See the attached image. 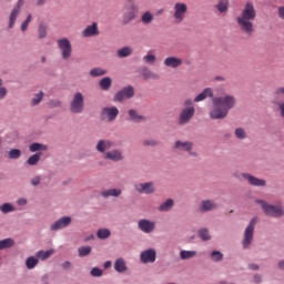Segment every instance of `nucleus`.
<instances>
[{
  "instance_id": "52",
  "label": "nucleus",
  "mask_w": 284,
  "mask_h": 284,
  "mask_svg": "<svg viewBox=\"0 0 284 284\" xmlns=\"http://www.w3.org/2000/svg\"><path fill=\"white\" fill-rule=\"evenodd\" d=\"M91 276H94V277L103 276V271L99 267H93L91 270Z\"/></svg>"
},
{
  "instance_id": "62",
  "label": "nucleus",
  "mask_w": 284,
  "mask_h": 284,
  "mask_svg": "<svg viewBox=\"0 0 284 284\" xmlns=\"http://www.w3.org/2000/svg\"><path fill=\"white\" fill-rule=\"evenodd\" d=\"M254 281H255L256 283H261V275H255V276H254Z\"/></svg>"
},
{
  "instance_id": "27",
  "label": "nucleus",
  "mask_w": 284,
  "mask_h": 284,
  "mask_svg": "<svg viewBox=\"0 0 284 284\" xmlns=\"http://www.w3.org/2000/svg\"><path fill=\"white\" fill-rule=\"evenodd\" d=\"M155 225L156 224L154 222L143 220V232L145 234H150V233L154 232Z\"/></svg>"
},
{
  "instance_id": "45",
  "label": "nucleus",
  "mask_w": 284,
  "mask_h": 284,
  "mask_svg": "<svg viewBox=\"0 0 284 284\" xmlns=\"http://www.w3.org/2000/svg\"><path fill=\"white\" fill-rule=\"evenodd\" d=\"M144 60L146 63H149L150 65H154V63L156 62V55H154L153 52H149L145 57Z\"/></svg>"
},
{
  "instance_id": "58",
  "label": "nucleus",
  "mask_w": 284,
  "mask_h": 284,
  "mask_svg": "<svg viewBox=\"0 0 284 284\" xmlns=\"http://www.w3.org/2000/svg\"><path fill=\"white\" fill-rule=\"evenodd\" d=\"M144 145H156V141H154V140L145 141Z\"/></svg>"
},
{
  "instance_id": "37",
  "label": "nucleus",
  "mask_w": 284,
  "mask_h": 284,
  "mask_svg": "<svg viewBox=\"0 0 284 284\" xmlns=\"http://www.w3.org/2000/svg\"><path fill=\"white\" fill-rule=\"evenodd\" d=\"M110 230L108 229H100L97 233V236L98 239H101V240H105V239H110Z\"/></svg>"
},
{
  "instance_id": "15",
  "label": "nucleus",
  "mask_w": 284,
  "mask_h": 284,
  "mask_svg": "<svg viewBox=\"0 0 284 284\" xmlns=\"http://www.w3.org/2000/svg\"><path fill=\"white\" fill-rule=\"evenodd\" d=\"M114 146V142L110 141V140H100L95 146V150L98 152H108V150H112V148Z\"/></svg>"
},
{
  "instance_id": "10",
  "label": "nucleus",
  "mask_w": 284,
  "mask_h": 284,
  "mask_svg": "<svg viewBox=\"0 0 284 284\" xmlns=\"http://www.w3.org/2000/svg\"><path fill=\"white\" fill-rule=\"evenodd\" d=\"M132 97H134V88L126 87L115 94L114 101H128V99H132Z\"/></svg>"
},
{
  "instance_id": "36",
  "label": "nucleus",
  "mask_w": 284,
  "mask_h": 284,
  "mask_svg": "<svg viewBox=\"0 0 284 284\" xmlns=\"http://www.w3.org/2000/svg\"><path fill=\"white\" fill-rule=\"evenodd\" d=\"M275 94H276V97H281V94H284V87L283 88H278L275 91ZM278 108H280L281 115L284 119V101L278 103Z\"/></svg>"
},
{
  "instance_id": "7",
  "label": "nucleus",
  "mask_w": 284,
  "mask_h": 284,
  "mask_svg": "<svg viewBox=\"0 0 284 284\" xmlns=\"http://www.w3.org/2000/svg\"><path fill=\"white\" fill-rule=\"evenodd\" d=\"M173 10V19L175 23H183V21L185 20V14H187V4L183 2H178L174 4Z\"/></svg>"
},
{
  "instance_id": "63",
  "label": "nucleus",
  "mask_w": 284,
  "mask_h": 284,
  "mask_svg": "<svg viewBox=\"0 0 284 284\" xmlns=\"http://www.w3.org/2000/svg\"><path fill=\"white\" fill-rule=\"evenodd\" d=\"M48 0H38V6H45Z\"/></svg>"
},
{
  "instance_id": "56",
  "label": "nucleus",
  "mask_w": 284,
  "mask_h": 284,
  "mask_svg": "<svg viewBox=\"0 0 284 284\" xmlns=\"http://www.w3.org/2000/svg\"><path fill=\"white\" fill-rule=\"evenodd\" d=\"M59 105H61V101H51V102H50V106H51V108H57V106H59Z\"/></svg>"
},
{
  "instance_id": "17",
  "label": "nucleus",
  "mask_w": 284,
  "mask_h": 284,
  "mask_svg": "<svg viewBox=\"0 0 284 284\" xmlns=\"http://www.w3.org/2000/svg\"><path fill=\"white\" fill-rule=\"evenodd\" d=\"M164 65L166 68H180V65H183V60L176 57H169L164 60Z\"/></svg>"
},
{
  "instance_id": "43",
  "label": "nucleus",
  "mask_w": 284,
  "mask_h": 284,
  "mask_svg": "<svg viewBox=\"0 0 284 284\" xmlns=\"http://www.w3.org/2000/svg\"><path fill=\"white\" fill-rule=\"evenodd\" d=\"M79 256L83 257V256H88L91 252H92V247L91 246H81L79 250Z\"/></svg>"
},
{
  "instance_id": "28",
  "label": "nucleus",
  "mask_w": 284,
  "mask_h": 284,
  "mask_svg": "<svg viewBox=\"0 0 284 284\" xmlns=\"http://www.w3.org/2000/svg\"><path fill=\"white\" fill-rule=\"evenodd\" d=\"M52 254H54V250L39 251L37 253V258H40V261H45L47 258H50Z\"/></svg>"
},
{
  "instance_id": "13",
  "label": "nucleus",
  "mask_w": 284,
  "mask_h": 284,
  "mask_svg": "<svg viewBox=\"0 0 284 284\" xmlns=\"http://www.w3.org/2000/svg\"><path fill=\"white\" fill-rule=\"evenodd\" d=\"M23 6L22 0H19L18 6L11 11L9 17V28H14L17 17L21 14V7Z\"/></svg>"
},
{
  "instance_id": "22",
  "label": "nucleus",
  "mask_w": 284,
  "mask_h": 284,
  "mask_svg": "<svg viewBox=\"0 0 284 284\" xmlns=\"http://www.w3.org/2000/svg\"><path fill=\"white\" fill-rule=\"evenodd\" d=\"M114 270H115V272H120V273L126 272L128 265L125 264V260H123L121 257L118 258L114 263Z\"/></svg>"
},
{
  "instance_id": "49",
  "label": "nucleus",
  "mask_w": 284,
  "mask_h": 284,
  "mask_svg": "<svg viewBox=\"0 0 284 284\" xmlns=\"http://www.w3.org/2000/svg\"><path fill=\"white\" fill-rule=\"evenodd\" d=\"M152 21H154V16L146 11L143 13V23H152Z\"/></svg>"
},
{
  "instance_id": "55",
  "label": "nucleus",
  "mask_w": 284,
  "mask_h": 284,
  "mask_svg": "<svg viewBox=\"0 0 284 284\" xmlns=\"http://www.w3.org/2000/svg\"><path fill=\"white\" fill-rule=\"evenodd\" d=\"M277 14H278L280 19H284V7H280L277 9Z\"/></svg>"
},
{
  "instance_id": "11",
  "label": "nucleus",
  "mask_w": 284,
  "mask_h": 284,
  "mask_svg": "<svg viewBox=\"0 0 284 284\" xmlns=\"http://www.w3.org/2000/svg\"><path fill=\"white\" fill-rule=\"evenodd\" d=\"M242 178L250 183V185H254L255 187H265L267 182L265 180H261L256 176H253L248 173H242Z\"/></svg>"
},
{
  "instance_id": "3",
  "label": "nucleus",
  "mask_w": 284,
  "mask_h": 284,
  "mask_svg": "<svg viewBox=\"0 0 284 284\" xmlns=\"http://www.w3.org/2000/svg\"><path fill=\"white\" fill-rule=\"evenodd\" d=\"M266 216H273L274 219H278L283 216L284 211L281 205H272L263 200H256Z\"/></svg>"
},
{
  "instance_id": "44",
  "label": "nucleus",
  "mask_w": 284,
  "mask_h": 284,
  "mask_svg": "<svg viewBox=\"0 0 284 284\" xmlns=\"http://www.w3.org/2000/svg\"><path fill=\"white\" fill-rule=\"evenodd\" d=\"M199 236L202 239V241H210L211 239L210 231H207V229H201L199 231Z\"/></svg>"
},
{
  "instance_id": "54",
  "label": "nucleus",
  "mask_w": 284,
  "mask_h": 284,
  "mask_svg": "<svg viewBox=\"0 0 284 284\" xmlns=\"http://www.w3.org/2000/svg\"><path fill=\"white\" fill-rule=\"evenodd\" d=\"M41 183V178L40 176H36L31 180V185H39Z\"/></svg>"
},
{
  "instance_id": "38",
  "label": "nucleus",
  "mask_w": 284,
  "mask_h": 284,
  "mask_svg": "<svg viewBox=\"0 0 284 284\" xmlns=\"http://www.w3.org/2000/svg\"><path fill=\"white\" fill-rule=\"evenodd\" d=\"M143 193L144 194H154V183L146 182L143 184Z\"/></svg>"
},
{
  "instance_id": "53",
  "label": "nucleus",
  "mask_w": 284,
  "mask_h": 284,
  "mask_svg": "<svg viewBox=\"0 0 284 284\" xmlns=\"http://www.w3.org/2000/svg\"><path fill=\"white\" fill-rule=\"evenodd\" d=\"M8 94V89L1 87L0 88V100L6 99V95Z\"/></svg>"
},
{
  "instance_id": "19",
  "label": "nucleus",
  "mask_w": 284,
  "mask_h": 284,
  "mask_svg": "<svg viewBox=\"0 0 284 284\" xmlns=\"http://www.w3.org/2000/svg\"><path fill=\"white\" fill-rule=\"evenodd\" d=\"M97 34H99V27L97 24V22H93L91 26H88L83 32H82V37H97Z\"/></svg>"
},
{
  "instance_id": "48",
  "label": "nucleus",
  "mask_w": 284,
  "mask_h": 284,
  "mask_svg": "<svg viewBox=\"0 0 284 284\" xmlns=\"http://www.w3.org/2000/svg\"><path fill=\"white\" fill-rule=\"evenodd\" d=\"M134 17H136V10L132 9L129 13L124 14V23H129Z\"/></svg>"
},
{
  "instance_id": "33",
  "label": "nucleus",
  "mask_w": 284,
  "mask_h": 284,
  "mask_svg": "<svg viewBox=\"0 0 284 284\" xmlns=\"http://www.w3.org/2000/svg\"><path fill=\"white\" fill-rule=\"evenodd\" d=\"M194 256H196L195 251H181L180 252V258H182V261H187V258H194Z\"/></svg>"
},
{
  "instance_id": "23",
  "label": "nucleus",
  "mask_w": 284,
  "mask_h": 284,
  "mask_svg": "<svg viewBox=\"0 0 284 284\" xmlns=\"http://www.w3.org/2000/svg\"><path fill=\"white\" fill-rule=\"evenodd\" d=\"M215 8H216V10H219V12L225 13V12H227V10L230 8V1H227V0H220L216 3Z\"/></svg>"
},
{
  "instance_id": "25",
  "label": "nucleus",
  "mask_w": 284,
  "mask_h": 284,
  "mask_svg": "<svg viewBox=\"0 0 284 284\" xmlns=\"http://www.w3.org/2000/svg\"><path fill=\"white\" fill-rule=\"evenodd\" d=\"M174 207V200L168 199L164 203H162L159 207L160 212H170Z\"/></svg>"
},
{
  "instance_id": "9",
  "label": "nucleus",
  "mask_w": 284,
  "mask_h": 284,
  "mask_svg": "<svg viewBox=\"0 0 284 284\" xmlns=\"http://www.w3.org/2000/svg\"><path fill=\"white\" fill-rule=\"evenodd\" d=\"M118 116H119V109L116 106L103 108L101 111L102 121L106 120L111 123L112 121H115Z\"/></svg>"
},
{
  "instance_id": "61",
  "label": "nucleus",
  "mask_w": 284,
  "mask_h": 284,
  "mask_svg": "<svg viewBox=\"0 0 284 284\" xmlns=\"http://www.w3.org/2000/svg\"><path fill=\"white\" fill-rule=\"evenodd\" d=\"M138 192H143V184L135 185Z\"/></svg>"
},
{
  "instance_id": "40",
  "label": "nucleus",
  "mask_w": 284,
  "mask_h": 284,
  "mask_svg": "<svg viewBox=\"0 0 284 284\" xmlns=\"http://www.w3.org/2000/svg\"><path fill=\"white\" fill-rule=\"evenodd\" d=\"M0 212H2V214L14 212V206H12L10 203H4L0 206Z\"/></svg>"
},
{
  "instance_id": "18",
  "label": "nucleus",
  "mask_w": 284,
  "mask_h": 284,
  "mask_svg": "<svg viewBox=\"0 0 284 284\" xmlns=\"http://www.w3.org/2000/svg\"><path fill=\"white\" fill-rule=\"evenodd\" d=\"M219 204L212 200H204L200 204L201 212H211V210H216Z\"/></svg>"
},
{
  "instance_id": "59",
  "label": "nucleus",
  "mask_w": 284,
  "mask_h": 284,
  "mask_svg": "<svg viewBox=\"0 0 284 284\" xmlns=\"http://www.w3.org/2000/svg\"><path fill=\"white\" fill-rule=\"evenodd\" d=\"M186 152L189 153L190 156H193V158L199 156V153H196V152H194V151H192V150L186 151Z\"/></svg>"
},
{
  "instance_id": "51",
  "label": "nucleus",
  "mask_w": 284,
  "mask_h": 284,
  "mask_svg": "<svg viewBox=\"0 0 284 284\" xmlns=\"http://www.w3.org/2000/svg\"><path fill=\"white\" fill-rule=\"evenodd\" d=\"M30 21H32V14H29L24 22L21 24V31L26 32L28 30V26H30Z\"/></svg>"
},
{
  "instance_id": "8",
  "label": "nucleus",
  "mask_w": 284,
  "mask_h": 284,
  "mask_svg": "<svg viewBox=\"0 0 284 284\" xmlns=\"http://www.w3.org/2000/svg\"><path fill=\"white\" fill-rule=\"evenodd\" d=\"M195 112L196 109H194V106L184 108L180 113V125H185L186 123H190V121H192V119L194 118Z\"/></svg>"
},
{
  "instance_id": "26",
  "label": "nucleus",
  "mask_w": 284,
  "mask_h": 284,
  "mask_svg": "<svg viewBox=\"0 0 284 284\" xmlns=\"http://www.w3.org/2000/svg\"><path fill=\"white\" fill-rule=\"evenodd\" d=\"M130 54H132V48L130 47H123L116 51L119 59H125L126 57H130Z\"/></svg>"
},
{
  "instance_id": "20",
  "label": "nucleus",
  "mask_w": 284,
  "mask_h": 284,
  "mask_svg": "<svg viewBox=\"0 0 284 284\" xmlns=\"http://www.w3.org/2000/svg\"><path fill=\"white\" fill-rule=\"evenodd\" d=\"M156 261V250L149 248L143 252V263H155Z\"/></svg>"
},
{
  "instance_id": "60",
  "label": "nucleus",
  "mask_w": 284,
  "mask_h": 284,
  "mask_svg": "<svg viewBox=\"0 0 284 284\" xmlns=\"http://www.w3.org/2000/svg\"><path fill=\"white\" fill-rule=\"evenodd\" d=\"M71 263L70 262H64L63 264H62V267L64 268V270H68L69 267H71Z\"/></svg>"
},
{
  "instance_id": "6",
  "label": "nucleus",
  "mask_w": 284,
  "mask_h": 284,
  "mask_svg": "<svg viewBox=\"0 0 284 284\" xmlns=\"http://www.w3.org/2000/svg\"><path fill=\"white\" fill-rule=\"evenodd\" d=\"M254 227H256V217L251 220L248 226L244 231V240L242 242L244 248L250 247L252 241H254Z\"/></svg>"
},
{
  "instance_id": "50",
  "label": "nucleus",
  "mask_w": 284,
  "mask_h": 284,
  "mask_svg": "<svg viewBox=\"0 0 284 284\" xmlns=\"http://www.w3.org/2000/svg\"><path fill=\"white\" fill-rule=\"evenodd\" d=\"M211 258L212 261H215V262L223 261V254L219 251H213L211 253Z\"/></svg>"
},
{
  "instance_id": "35",
  "label": "nucleus",
  "mask_w": 284,
  "mask_h": 284,
  "mask_svg": "<svg viewBox=\"0 0 284 284\" xmlns=\"http://www.w3.org/2000/svg\"><path fill=\"white\" fill-rule=\"evenodd\" d=\"M234 134H235L236 139H240V141L247 139V133L245 132V129H243V128L235 129Z\"/></svg>"
},
{
  "instance_id": "12",
  "label": "nucleus",
  "mask_w": 284,
  "mask_h": 284,
  "mask_svg": "<svg viewBox=\"0 0 284 284\" xmlns=\"http://www.w3.org/2000/svg\"><path fill=\"white\" fill-rule=\"evenodd\" d=\"M72 223V217L64 216L62 219L57 220L50 227L51 232H58V230H63V227H68Z\"/></svg>"
},
{
  "instance_id": "41",
  "label": "nucleus",
  "mask_w": 284,
  "mask_h": 284,
  "mask_svg": "<svg viewBox=\"0 0 284 284\" xmlns=\"http://www.w3.org/2000/svg\"><path fill=\"white\" fill-rule=\"evenodd\" d=\"M39 161H41V154H33L27 160V163L28 165H37Z\"/></svg>"
},
{
  "instance_id": "24",
  "label": "nucleus",
  "mask_w": 284,
  "mask_h": 284,
  "mask_svg": "<svg viewBox=\"0 0 284 284\" xmlns=\"http://www.w3.org/2000/svg\"><path fill=\"white\" fill-rule=\"evenodd\" d=\"M129 116L133 123H141L143 121V115L139 114L134 109L129 110Z\"/></svg>"
},
{
  "instance_id": "1",
  "label": "nucleus",
  "mask_w": 284,
  "mask_h": 284,
  "mask_svg": "<svg viewBox=\"0 0 284 284\" xmlns=\"http://www.w3.org/2000/svg\"><path fill=\"white\" fill-rule=\"evenodd\" d=\"M256 19V7L254 2L247 1L244 4L240 16L235 18L237 28L246 34V37H252L254 34V20Z\"/></svg>"
},
{
  "instance_id": "16",
  "label": "nucleus",
  "mask_w": 284,
  "mask_h": 284,
  "mask_svg": "<svg viewBox=\"0 0 284 284\" xmlns=\"http://www.w3.org/2000/svg\"><path fill=\"white\" fill-rule=\"evenodd\" d=\"M104 159L108 161H123V153L121 150H112L104 154Z\"/></svg>"
},
{
  "instance_id": "30",
  "label": "nucleus",
  "mask_w": 284,
  "mask_h": 284,
  "mask_svg": "<svg viewBox=\"0 0 284 284\" xmlns=\"http://www.w3.org/2000/svg\"><path fill=\"white\" fill-rule=\"evenodd\" d=\"M102 196L108 199V196H121V190L119 189H110L102 192Z\"/></svg>"
},
{
  "instance_id": "34",
  "label": "nucleus",
  "mask_w": 284,
  "mask_h": 284,
  "mask_svg": "<svg viewBox=\"0 0 284 284\" xmlns=\"http://www.w3.org/2000/svg\"><path fill=\"white\" fill-rule=\"evenodd\" d=\"M100 88L102 90H110V88H112V79L106 77L100 80Z\"/></svg>"
},
{
  "instance_id": "47",
  "label": "nucleus",
  "mask_w": 284,
  "mask_h": 284,
  "mask_svg": "<svg viewBox=\"0 0 284 284\" xmlns=\"http://www.w3.org/2000/svg\"><path fill=\"white\" fill-rule=\"evenodd\" d=\"M9 159H20L21 158V150L12 149L9 151Z\"/></svg>"
},
{
  "instance_id": "29",
  "label": "nucleus",
  "mask_w": 284,
  "mask_h": 284,
  "mask_svg": "<svg viewBox=\"0 0 284 284\" xmlns=\"http://www.w3.org/2000/svg\"><path fill=\"white\" fill-rule=\"evenodd\" d=\"M37 265H39V258H37L34 256H30L27 258L26 266L28 270H34V267H37Z\"/></svg>"
},
{
  "instance_id": "21",
  "label": "nucleus",
  "mask_w": 284,
  "mask_h": 284,
  "mask_svg": "<svg viewBox=\"0 0 284 284\" xmlns=\"http://www.w3.org/2000/svg\"><path fill=\"white\" fill-rule=\"evenodd\" d=\"M207 97H214V91H212L211 88H206L203 90V92L197 94L194 99V102L199 103L200 101H205V99H207Z\"/></svg>"
},
{
  "instance_id": "42",
  "label": "nucleus",
  "mask_w": 284,
  "mask_h": 284,
  "mask_svg": "<svg viewBox=\"0 0 284 284\" xmlns=\"http://www.w3.org/2000/svg\"><path fill=\"white\" fill-rule=\"evenodd\" d=\"M91 77H103V74H108V71L101 68H94L90 71Z\"/></svg>"
},
{
  "instance_id": "46",
  "label": "nucleus",
  "mask_w": 284,
  "mask_h": 284,
  "mask_svg": "<svg viewBox=\"0 0 284 284\" xmlns=\"http://www.w3.org/2000/svg\"><path fill=\"white\" fill-rule=\"evenodd\" d=\"M43 100V91H40L38 94L34 95V98L31 101L32 105H39L41 101Z\"/></svg>"
},
{
  "instance_id": "2",
  "label": "nucleus",
  "mask_w": 284,
  "mask_h": 284,
  "mask_svg": "<svg viewBox=\"0 0 284 284\" xmlns=\"http://www.w3.org/2000/svg\"><path fill=\"white\" fill-rule=\"evenodd\" d=\"M236 98L231 94H224L212 99V110L210 111V118L214 120L225 119L230 111L235 108Z\"/></svg>"
},
{
  "instance_id": "31",
  "label": "nucleus",
  "mask_w": 284,
  "mask_h": 284,
  "mask_svg": "<svg viewBox=\"0 0 284 284\" xmlns=\"http://www.w3.org/2000/svg\"><path fill=\"white\" fill-rule=\"evenodd\" d=\"M30 152H43L45 150H48L47 145L40 144V143H32L29 146Z\"/></svg>"
},
{
  "instance_id": "14",
  "label": "nucleus",
  "mask_w": 284,
  "mask_h": 284,
  "mask_svg": "<svg viewBox=\"0 0 284 284\" xmlns=\"http://www.w3.org/2000/svg\"><path fill=\"white\" fill-rule=\"evenodd\" d=\"M194 148V143L190 141H176L174 144V150L178 152H190Z\"/></svg>"
},
{
  "instance_id": "57",
  "label": "nucleus",
  "mask_w": 284,
  "mask_h": 284,
  "mask_svg": "<svg viewBox=\"0 0 284 284\" xmlns=\"http://www.w3.org/2000/svg\"><path fill=\"white\" fill-rule=\"evenodd\" d=\"M184 105H189V108H194L193 102L191 99L184 101Z\"/></svg>"
},
{
  "instance_id": "39",
  "label": "nucleus",
  "mask_w": 284,
  "mask_h": 284,
  "mask_svg": "<svg viewBox=\"0 0 284 284\" xmlns=\"http://www.w3.org/2000/svg\"><path fill=\"white\" fill-rule=\"evenodd\" d=\"M38 34L39 39H45V37H48V28L45 27V24L40 23Z\"/></svg>"
},
{
  "instance_id": "32",
  "label": "nucleus",
  "mask_w": 284,
  "mask_h": 284,
  "mask_svg": "<svg viewBox=\"0 0 284 284\" xmlns=\"http://www.w3.org/2000/svg\"><path fill=\"white\" fill-rule=\"evenodd\" d=\"M14 246V240L4 239L0 241V250H8V247Z\"/></svg>"
},
{
  "instance_id": "5",
  "label": "nucleus",
  "mask_w": 284,
  "mask_h": 284,
  "mask_svg": "<svg viewBox=\"0 0 284 284\" xmlns=\"http://www.w3.org/2000/svg\"><path fill=\"white\" fill-rule=\"evenodd\" d=\"M57 44L61 52L62 59L68 61V59L72 57V43L68 40V38H61L57 41Z\"/></svg>"
},
{
  "instance_id": "4",
  "label": "nucleus",
  "mask_w": 284,
  "mask_h": 284,
  "mask_svg": "<svg viewBox=\"0 0 284 284\" xmlns=\"http://www.w3.org/2000/svg\"><path fill=\"white\" fill-rule=\"evenodd\" d=\"M85 105V100L83 98V93L77 92L73 95V99L70 103V112L73 114H81L83 112V108Z\"/></svg>"
},
{
  "instance_id": "64",
  "label": "nucleus",
  "mask_w": 284,
  "mask_h": 284,
  "mask_svg": "<svg viewBox=\"0 0 284 284\" xmlns=\"http://www.w3.org/2000/svg\"><path fill=\"white\" fill-rule=\"evenodd\" d=\"M278 267H280L281 270H284V261H281V262L278 263Z\"/></svg>"
}]
</instances>
